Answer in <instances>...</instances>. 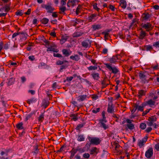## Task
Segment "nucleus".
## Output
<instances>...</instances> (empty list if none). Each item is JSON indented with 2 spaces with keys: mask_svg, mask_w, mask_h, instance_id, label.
<instances>
[{
  "mask_svg": "<svg viewBox=\"0 0 159 159\" xmlns=\"http://www.w3.org/2000/svg\"><path fill=\"white\" fill-rule=\"evenodd\" d=\"M152 129V128L151 127H149L148 128L145 130V131L147 133H149L150 132Z\"/></svg>",
  "mask_w": 159,
  "mask_h": 159,
  "instance_id": "nucleus-63",
  "label": "nucleus"
},
{
  "mask_svg": "<svg viewBox=\"0 0 159 159\" xmlns=\"http://www.w3.org/2000/svg\"><path fill=\"white\" fill-rule=\"evenodd\" d=\"M85 124V123H83L82 124H79L78 125H77L76 129L77 130H79L80 129L82 128L84 125Z\"/></svg>",
  "mask_w": 159,
  "mask_h": 159,
  "instance_id": "nucleus-40",
  "label": "nucleus"
},
{
  "mask_svg": "<svg viewBox=\"0 0 159 159\" xmlns=\"http://www.w3.org/2000/svg\"><path fill=\"white\" fill-rule=\"evenodd\" d=\"M153 46L156 48H159V42H156L153 43Z\"/></svg>",
  "mask_w": 159,
  "mask_h": 159,
  "instance_id": "nucleus-57",
  "label": "nucleus"
},
{
  "mask_svg": "<svg viewBox=\"0 0 159 159\" xmlns=\"http://www.w3.org/2000/svg\"><path fill=\"white\" fill-rule=\"evenodd\" d=\"M68 65H62L60 67V72H62V70L64 69H66V68H67L68 66Z\"/></svg>",
  "mask_w": 159,
  "mask_h": 159,
  "instance_id": "nucleus-50",
  "label": "nucleus"
},
{
  "mask_svg": "<svg viewBox=\"0 0 159 159\" xmlns=\"http://www.w3.org/2000/svg\"><path fill=\"white\" fill-rule=\"evenodd\" d=\"M16 126L17 129H23V123L22 122L17 124L16 125Z\"/></svg>",
  "mask_w": 159,
  "mask_h": 159,
  "instance_id": "nucleus-37",
  "label": "nucleus"
},
{
  "mask_svg": "<svg viewBox=\"0 0 159 159\" xmlns=\"http://www.w3.org/2000/svg\"><path fill=\"white\" fill-rule=\"evenodd\" d=\"M142 27L145 29L147 31H149L152 29V24L148 22L144 24L142 23Z\"/></svg>",
  "mask_w": 159,
  "mask_h": 159,
  "instance_id": "nucleus-5",
  "label": "nucleus"
},
{
  "mask_svg": "<svg viewBox=\"0 0 159 159\" xmlns=\"http://www.w3.org/2000/svg\"><path fill=\"white\" fill-rule=\"evenodd\" d=\"M109 8L110 9L111 11H115V8L112 5H110L109 6Z\"/></svg>",
  "mask_w": 159,
  "mask_h": 159,
  "instance_id": "nucleus-62",
  "label": "nucleus"
},
{
  "mask_svg": "<svg viewBox=\"0 0 159 159\" xmlns=\"http://www.w3.org/2000/svg\"><path fill=\"white\" fill-rule=\"evenodd\" d=\"M138 94V97L140 98L142 96L145 95L146 91L142 89L140 90L139 91Z\"/></svg>",
  "mask_w": 159,
  "mask_h": 159,
  "instance_id": "nucleus-18",
  "label": "nucleus"
},
{
  "mask_svg": "<svg viewBox=\"0 0 159 159\" xmlns=\"http://www.w3.org/2000/svg\"><path fill=\"white\" fill-rule=\"evenodd\" d=\"M126 126L130 130H132L134 128V125L133 124H127L126 125Z\"/></svg>",
  "mask_w": 159,
  "mask_h": 159,
  "instance_id": "nucleus-41",
  "label": "nucleus"
},
{
  "mask_svg": "<svg viewBox=\"0 0 159 159\" xmlns=\"http://www.w3.org/2000/svg\"><path fill=\"white\" fill-rule=\"evenodd\" d=\"M120 2V5L121 7L124 9L125 8L127 5L126 1L125 0H121Z\"/></svg>",
  "mask_w": 159,
  "mask_h": 159,
  "instance_id": "nucleus-24",
  "label": "nucleus"
},
{
  "mask_svg": "<svg viewBox=\"0 0 159 159\" xmlns=\"http://www.w3.org/2000/svg\"><path fill=\"white\" fill-rule=\"evenodd\" d=\"M70 116V117L72 118V119L74 121H76L78 119L77 114L75 115V114H71Z\"/></svg>",
  "mask_w": 159,
  "mask_h": 159,
  "instance_id": "nucleus-29",
  "label": "nucleus"
},
{
  "mask_svg": "<svg viewBox=\"0 0 159 159\" xmlns=\"http://www.w3.org/2000/svg\"><path fill=\"white\" fill-rule=\"evenodd\" d=\"M77 151H78L80 153L84 152L86 151V149L84 147L83 148H80L79 146L77 147L76 148Z\"/></svg>",
  "mask_w": 159,
  "mask_h": 159,
  "instance_id": "nucleus-28",
  "label": "nucleus"
},
{
  "mask_svg": "<svg viewBox=\"0 0 159 159\" xmlns=\"http://www.w3.org/2000/svg\"><path fill=\"white\" fill-rule=\"evenodd\" d=\"M97 16V14L96 13L91 14L88 17L87 19L89 22H92L93 20L95 19Z\"/></svg>",
  "mask_w": 159,
  "mask_h": 159,
  "instance_id": "nucleus-10",
  "label": "nucleus"
},
{
  "mask_svg": "<svg viewBox=\"0 0 159 159\" xmlns=\"http://www.w3.org/2000/svg\"><path fill=\"white\" fill-rule=\"evenodd\" d=\"M15 79L13 78H10L8 80L7 84L9 85H11L14 83Z\"/></svg>",
  "mask_w": 159,
  "mask_h": 159,
  "instance_id": "nucleus-33",
  "label": "nucleus"
},
{
  "mask_svg": "<svg viewBox=\"0 0 159 159\" xmlns=\"http://www.w3.org/2000/svg\"><path fill=\"white\" fill-rule=\"evenodd\" d=\"M91 144H92L90 142V143L88 142L86 143L84 147L86 149L87 151H88L89 149L90 145Z\"/></svg>",
  "mask_w": 159,
  "mask_h": 159,
  "instance_id": "nucleus-35",
  "label": "nucleus"
},
{
  "mask_svg": "<svg viewBox=\"0 0 159 159\" xmlns=\"http://www.w3.org/2000/svg\"><path fill=\"white\" fill-rule=\"evenodd\" d=\"M135 105L136 107V108L137 109V110L138 111H143V107H142L141 105L139 106L138 104H137L136 103L135 104Z\"/></svg>",
  "mask_w": 159,
  "mask_h": 159,
  "instance_id": "nucleus-27",
  "label": "nucleus"
},
{
  "mask_svg": "<svg viewBox=\"0 0 159 159\" xmlns=\"http://www.w3.org/2000/svg\"><path fill=\"white\" fill-rule=\"evenodd\" d=\"M81 7V5H79L78 7L77 8L76 11V15H78L79 14V13L80 12V9Z\"/></svg>",
  "mask_w": 159,
  "mask_h": 159,
  "instance_id": "nucleus-53",
  "label": "nucleus"
},
{
  "mask_svg": "<svg viewBox=\"0 0 159 159\" xmlns=\"http://www.w3.org/2000/svg\"><path fill=\"white\" fill-rule=\"evenodd\" d=\"M84 138L83 134H80L78 135L77 140L79 142L83 141H84Z\"/></svg>",
  "mask_w": 159,
  "mask_h": 159,
  "instance_id": "nucleus-26",
  "label": "nucleus"
},
{
  "mask_svg": "<svg viewBox=\"0 0 159 159\" xmlns=\"http://www.w3.org/2000/svg\"><path fill=\"white\" fill-rule=\"evenodd\" d=\"M91 75L94 80H98L100 78L99 75L98 73H93Z\"/></svg>",
  "mask_w": 159,
  "mask_h": 159,
  "instance_id": "nucleus-19",
  "label": "nucleus"
},
{
  "mask_svg": "<svg viewBox=\"0 0 159 159\" xmlns=\"http://www.w3.org/2000/svg\"><path fill=\"white\" fill-rule=\"evenodd\" d=\"M37 101V99L35 98H32L30 99V103H34Z\"/></svg>",
  "mask_w": 159,
  "mask_h": 159,
  "instance_id": "nucleus-58",
  "label": "nucleus"
},
{
  "mask_svg": "<svg viewBox=\"0 0 159 159\" xmlns=\"http://www.w3.org/2000/svg\"><path fill=\"white\" fill-rule=\"evenodd\" d=\"M88 69L89 70H95L97 69L98 67L97 66H90L88 68Z\"/></svg>",
  "mask_w": 159,
  "mask_h": 159,
  "instance_id": "nucleus-42",
  "label": "nucleus"
},
{
  "mask_svg": "<svg viewBox=\"0 0 159 159\" xmlns=\"http://www.w3.org/2000/svg\"><path fill=\"white\" fill-rule=\"evenodd\" d=\"M148 120L154 123L157 120V118L155 116H152L151 117L149 118Z\"/></svg>",
  "mask_w": 159,
  "mask_h": 159,
  "instance_id": "nucleus-44",
  "label": "nucleus"
},
{
  "mask_svg": "<svg viewBox=\"0 0 159 159\" xmlns=\"http://www.w3.org/2000/svg\"><path fill=\"white\" fill-rule=\"evenodd\" d=\"M77 152L76 149H75L74 148H73L72 150L70 151L71 153V155L70 157V159H72L75 155L76 153Z\"/></svg>",
  "mask_w": 159,
  "mask_h": 159,
  "instance_id": "nucleus-16",
  "label": "nucleus"
},
{
  "mask_svg": "<svg viewBox=\"0 0 159 159\" xmlns=\"http://www.w3.org/2000/svg\"><path fill=\"white\" fill-rule=\"evenodd\" d=\"M106 67L111 72L114 74H116L119 72V70L115 66H112L111 64L109 63H106L105 64Z\"/></svg>",
  "mask_w": 159,
  "mask_h": 159,
  "instance_id": "nucleus-2",
  "label": "nucleus"
},
{
  "mask_svg": "<svg viewBox=\"0 0 159 159\" xmlns=\"http://www.w3.org/2000/svg\"><path fill=\"white\" fill-rule=\"evenodd\" d=\"M53 56L54 57H57L59 58L62 57V59H64V57H63L62 56V55L61 54L59 53H53Z\"/></svg>",
  "mask_w": 159,
  "mask_h": 159,
  "instance_id": "nucleus-49",
  "label": "nucleus"
},
{
  "mask_svg": "<svg viewBox=\"0 0 159 159\" xmlns=\"http://www.w3.org/2000/svg\"><path fill=\"white\" fill-rule=\"evenodd\" d=\"M99 123H101L102 122V123H104V122H107V121L106 120V118H103L102 119H100L99 120Z\"/></svg>",
  "mask_w": 159,
  "mask_h": 159,
  "instance_id": "nucleus-59",
  "label": "nucleus"
},
{
  "mask_svg": "<svg viewBox=\"0 0 159 159\" xmlns=\"http://www.w3.org/2000/svg\"><path fill=\"white\" fill-rule=\"evenodd\" d=\"M41 7L43 8H45L47 11V12L49 13H52L54 10V8L51 4L47 3V4H42L41 5Z\"/></svg>",
  "mask_w": 159,
  "mask_h": 159,
  "instance_id": "nucleus-4",
  "label": "nucleus"
},
{
  "mask_svg": "<svg viewBox=\"0 0 159 159\" xmlns=\"http://www.w3.org/2000/svg\"><path fill=\"white\" fill-rule=\"evenodd\" d=\"M49 102L48 100H44L43 101L42 106L44 108H46L49 105Z\"/></svg>",
  "mask_w": 159,
  "mask_h": 159,
  "instance_id": "nucleus-17",
  "label": "nucleus"
},
{
  "mask_svg": "<svg viewBox=\"0 0 159 159\" xmlns=\"http://www.w3.org/2000/svg\"><path fill=\"white\" fill-rule=\"evenodd\" d=\"M90 154L89 153H85L83 155V157L84 158L88 159L90 157Z\"/></svg>",
  "mask_w": 159,
  "mask_h": 159,
  "instance_id": "nucleus-52",
  "label": "nucleus"
},
{
  "mask_svg": "<svg viewBox=\"0 0 159 159\" xmlns=\"http://www.w3.org/2000/svg\"><path fill=\"white\" fill-rule=\"evenodd\" d=\"M153 154V148L152 147L149 148L148 150L146 152L145 156L148 158H150L152 156Z\"/></svg>",
  "mask_w": 159,
  "mask_h": 159,
  "instance_id": "nucleus-7",
  "label": "nucleus"
},
{
  "mask_svg": "<svg viewBox=\"0 0 159 159\" xmlns=\"http://www.w3.org/2000/svg\"><path fill=\"white\" fill-rule=\"evenodd\" d=\"M100 124V126L101 127L103 128L104 130H106L108 128V126L106 125L104 123H102V122Z\"/></svg>",
  "mask_w": 159,
  "mask_h": 159,
  "instance_id": "nucleus-32",
  "label": "nucleus"
},
{
  "mask_svg": "<svg viewBox=\"0 0 159 159\" xmlns=\"http://www.w3.org/2000/svg\"><path fill=\"white\" fill-rule=\"evenodd\" d=\"M120 55L117 54L116 56H113L111 58L109 59V61L110 63L113 64L115 63L117 61V60L119 59V57Z\"/></svg>",
  "mask_w": 159,
  "mask_h": 159,
  "instance_id": "nucleus-8",
  "label": "nucleus"
},
{
  "mask_svg": "<svg viewBox=\"0 0 159 159\" xmlns=\"http://www.w3.org/2000/svg\"><path fill=\"white\" fill-rule=\"evenodd\" d=\"M146 33L143 31L142 30L141 31L140 34L139 36V39L142 40L146 35Z\"/></svg>",
  "mask_w": 159,
  "mask_h": 159,
  "instance_id": "nucleus-22",
  "label": "nucleus"
},
{
  "mask_svg": "<svg viewBox=\"0 0 159 159\" xmlns=\"http://www.w3.org/2000/svg\"><path fill=\"white\" fill-rule=\"evenodd\" d=\"M139 127L142 129H144L146 127V125L145 123H142L140 124Z\"/></svg>",
  "mask_w": 159,
  "mask_h": 159,
  "instance_id": "nucleus-45",
  "label": "nucleus"
},
{
  "mask_svg": "<svg viewBox=\"0 0 159 159\" xmlns=\"http://www.w3.org/2000/svg\"><path fill=\"white\" fill-rule=\"evenodd\" d=\"M65 146V145H63V146H62L60 148V149L57 151L56 152L57 153L58 152H61L63 150V149Z\"/></svg>",
  "mask_w": 159,
  "mask_h": 159,
  "instance_id": "nucleus-60",
  "label": "nucleus"
},
{
  "mask_svg": "<svg viewBox=\"0 0 159 159\" xmlns=\"http://www.w3.org/2000/svg\"><path fill=\"white\" fill-rule=\"evenodd\" d=\"M70 58L73 60L77 61L80 59V57L78 55H75L74 56H71L70 57Z\"/></svg>",
  "mask_w": 159,
  "mask_h": 159,
  "instance_id": "nucleus-20",
  "label": "nucleus"
},
{
  "mask_svg": "<svg viewBox=\"0 0 159 159\" xmlns=\"http://www.w3.org/2000/svg\"><path fill=\"white\" fill-rule=\"evenodd\" d=\"M87 96L86 95H83L79 96L77 97V101L79 102L83 101L86 99Z\"/></svg>",
  "mask_w": 159,
  "mask_h": 159,
  "instance_id": "nucleus-12",
  "label": "nucleus"
},
{
  "mask_svg": "<svg viewBox=\"0 0 159 159\" xmlns=\"http://www.w3.org/2000/svg\"><path fill=\"white\" fill-rule=\"evenodd\" d=\"M62 51L63 54L65 55V57L69 56L71 53V52H69L66 49H63Z\"/></svg>",
  "mask_w": 159,
  "mask_h": 159,
  "instance_id": "nucleus-25",
  "label": "nucleus"
},
{
  "mask_svg": "<svg viewBox=\"0 0 159 159\" xmlns=\"http://www.w3.org/2000/svg\"><path fill=\"white\" fill-rule=\"evenodd\" d=\"M102 34L104 35V38L105 40L108 39V38H110V36L109 35V33H106L105 32H102Z\"/></svg>",
  "mask_w": 159,
  "mask_h": 159,
  "instance_id": "nucleus-43",
  "label": "nucleus"
},
{
  "mask_svg": "<svg viewBox=\"0 0 159 159\" xmlns=\"http://www.w3.org/2000/svg\"><path fill=\"white\" fill-rule=\"evenodd\" d=\"M151 16V15L149 13H144L142 14L141 21L145 22L149 20Z\"/></svg>",
  "mask_w": 159,
  "mask_h": 159,
  "instance_id": "nucleus-6",
  "label": "nucleus"
},
{
  "mask_svg": "<svg viewBox=\"0 0 159 159\" xmlns=\"http://www.w3.org/2000/svg\"><path fill=\"white\" fill-rule=\"evenodd\" d=\"M91 41L89 39H87L82 42V45L84 47L87 48L91 45Z\"/></svg>",
  "mask_w": 159,
  "mask_h": 159,
  "instance_id": "nucleus-9",
  "label": "nucleus"
},
{
  "mask_svg": "<svg viewBox=\"0 0 159 159\" xmlns=\"http://www.w3.org/2000/svg\"><path fill=\"white\" fill-rule=\"evenodd\" d=\"M147 103L148 105L151 106L154 105L155 103V102L153 101L152 99H151L147 101Z\"/></svg>",
  "mask_w": 159,
  "mask_h": 159,
  "instance_id": "nucleus-30",
  "label": "nucleus"
},
{
  "mask_svg": "<svg viewBox=\"0 0 159 159\" xmlns=\"http://www.w3.org/2000/svg\"><path fill=\"white\" fill-rule=\"evenodd\" d=\"M19 35L21 39H25L28 36L27 34L24 32H19Z\"/></svg>",
  "mask_w": 159,
  "mask_h": 159,
  "instance_id": "nucleus-13",
  "label": "nucleus"
},
{
  "mask_svg": "<svg viewBox=\"0 0 159 159\" xmlns=\"http://www.w3.org/2000/svg\"><path fill=\"white\" fill-rule=\"evenodd\" d=\"M88 138L92 144L98 145L101 142V140H100L99 138L97 137H91L90 136H88Z\"/></svg>",
  "mask_w": 159,
  "mask_h": 159,
  "instance_id": "nucleus-3",
  "label": "nucleus"
},
{
  "mask_svg": "<svg viewBox=\"0 0 159 159\" xmlns=\"http://www.w3.org/2000/svg\"><path fill=\"white\" fill-rule=\"evenodd\" d=\"M154 147L157 151H159V143L155 144Z\"/></svg>",
  "mask_w": 159,
  "mask_h": 159,
  "instance_id": "nucleus-61",
  "label": "nucleus"
},
{
  "mask_svg": "<svg viewBox=\"0 0 159 159\" xmlns=\"http://www.w3.org/2000/svg\"><path fill=\"white\" fill-rule=\"evenodd\" d=\"M16 14L17 16H21L23 14V12L22 10H19L16 12Z\"/></svg>",
  "mask_w": 159,
  "mask_h": 159,
  "instance_id": "nucleus-48",
  "label": "nucleus"
},
{
  "mask_svg": "<svg viewBox=\"0 0 159 159\" xmlns=\"http://www.w3.org/2000/svg\"><path fill=\"white\" fill-rule=\"evenodd\" d=\"M102 28V26L101 25L99 24L93 25H92V28L93 29V31L100 29Z\"/></svg>",
  "mask_w": 159,
  "mask_h": 159,
  "instance_id": "nucleus-15",
  "label": "nucleus"
},
{
  "mask_svg": "<svg viewBox=\"0 0 159 159\" xmlns=\"http://www.w3.org/2000/svg\"><path fill=\"white\" fill-rule=\"evenodd\" d=\"M3 9H4V11L6 12H8L10 10V7L8 5H6L4 7L1 8L0 9V11H3Z\"/></svg>",
  "mask_w": 159,
  "mask_h": 159,
  "instance_id": "nucleus-23",
  "label": "nucleus"
},
{
  "mask_svg": "<svg viewBox=\"0 0 159 159\" xmlns=\"http://www.w3.org/2000/svg\"><path fill=\"white\" fill-rule=\"evenodd\" d=\"M145 72H143L140 71L139 73V78L141 79L142 80L144 81L146 80V76L145 74Z\"/></svg>",
  "mask_w": 159,
  "mask_h": 159,
  "instance_id": "nucleus-11",
  "label": "nucleus"
},
{
  "mask_svg": "<svg viewBox=\"0 0 159 159\" xmlns=\"http://www.w3.org/2000/svg\"><path fill=\"white\" fill-rule=\"evenodd\" d=\"M152 46L150 45H145L144 46V49L147 51L152 49Z\"/></svg>",
  "mask_w": 159,
  "mask_h": 159,
  "instance_id": "nucleus-46",
  "label": "nucleus"
},
{
  "mask_svg": "<svg viewBox=\"0 0 159 159\" xmlns=\"http://www.w3.org/2000/svg\"><path fill=\"white\" fill-rule=\"evenodd\" d=\"M21 82L22 83H24L25 82L26 80V79L25 77L24 76H22L20 78Z\"/></svg>",
  "mask_w": 159,
  "mask_h": 159,
  "instance_id": "nucleus-56",
  "label": "nucleus"
},
{
  "mask_svg": "<svg viewBox=\"0 0 159 159\" xmlns=\"http://www.w3.org/2000/svg\"><path fill=\"white\" fill-rule=\"evenodd\" d=\"M144 142L142 140H140L138 141V145L141 148L144 145Z\"/></svg>",
  "mask_w": 159,
  "mask_h": 159,
  "instance_id": "nucleus-51",
  "label": "nucleus"
},
{
  "mask_svg": "<svg viewBox=\"0 0 159 159\" xmlns=\"http://www.w3.org/2000/svg\"><path fill=\"white\" fill-rule=\"evenodd\" d=\"M97 3H95L93 5V9H95V10L97 11H99V10L100 9V8H98V7L97 6Z\"/></svg>",
  "mask_w": 159,
  "mask_h": 159,
  "instance_id": "nucleus-54",
  "label": "nucleus"
},
{
  "mask_svg": "<svg viewBox=\"0 0 159 159\" xmlns=\"http://www.w3.org/2000/svg\"><path fill=\"white\" fill-rule=\"evenodd\" d=\"M30 118V113H25L24 114V120L27 121Z\"/></svg>",
  "mask_w": 159,
  "mask_h": 159,
  "instance_id": "nucleus-34",
  "label": "nucleus"
},
{
  "mask_svg": "<svg viewBox=\"0 0 159 159\" xmlns=\"http://www.w3.org/2000/svg\"><path fill=\"white\" fill-rule=\"evenodd\" d=\"M66 8L65 7H61L60 8L59 10L60 11L59 12V13L60 14H65V11L66 10Z\"/></svg>",
  "mask_w": 159,
  "mask_h": 159,
  "instance_id": "nucleus-38",
  "label": "nucleus"
},
{
  "mask_svg": "<svg viewBox=\"0 0 159 159\" xmlns=\"http://www.w3.org/2000/svg\"><path fill=\"white\" fill-rule=\"evenodd\" d=\"M30 142H32L31 145L33 148L32 152L33 155H35L39 151V149L38 148V145L37 143V140L31 139H30Z\"/></svg>",
  "mask_w": 159,
  "mask_h": 159,
  "instance_id": "nucleus-1",
  "label": "nucleus"
},
{
  "mask_svg": "<svg viewBox=\"0 0 159 159\" xmlns=\"http://www.w3.org/2000/svg\"><path fill=\"white\" fill-rule=\"evenodd\" d=\"M44 113H41L39 117L38 120L39 121H42L44 118Z\"/></svg>",
  "mask_w": 159,
  "mask_h": 159,
  "instance_id": "nucleus-47",
  "label": "nucleus"
},
{
  "mask_svg": "<svg viewBox=\"0 0 159 159\" xmlns=\"http://www.w3.org/2000/svg\"><path fill=\"white\" fill-rule=\"evenodd\" d=\"M97 148L96 147H93L92 148V149L90 150V154L91 155L93 154L94 153H95L96 154L98 153L97 152Z\"/></svg>",
  "mask_w": 159,
  "mask_h": 159,
  "instance_id": "nucleus-36",
  "label": "nucleus"
},
{
  "mask_svg": "<svg viewBox=\"0 0 159 159\" xmlns=\"http://www.w3.org/2000/svg\"><path fill=\"white\" fill-rule=\"evenodd\" d=\"M108 52V49L106 48H104L103 49L102 52V53L104 54H107Z\"/></svg>",
  "mask_w": 159,
  "mask_h": 159,
  "instance_id": "nucleus-64",
  "label": "nucleus"
},
{
  "mask_svg": "<svg viewBox=\"0 0 159 159\" xmlns=\"http://www.w3.org/2000/svg\"><path fill=\"white\" fill-rule=\"evenodd\" d=\"M64 63H68V61H67L66 60H63L62 61H61L60 60H58L56 62V64L58 65H61L63 64Z\"/></svg>",
  "mask_w": 159,
  "mask_h": 159,
  "instance_id": "nucleus-31",
  "label": "nucleus"
},
{
  "mask_svg": "<svg viewBox=\"0 0 159 159\" xmlns=\"http://www.w3.org/2000/svg\"><path fill=\"white\" fill-rule=\"evenodd\" d=\"M100 110V108L99 107H98L96 109V110H93L92 111V112L94 113H97L99 112Z\"/></svg>",
  "mask_w": 159,
  "mask_h": 159,
  "instance_id": "nucleus-55",
  "label": "nucleus"
},
{
  "mask_svg": "<svg viewBox=\"0 0 159 159\" xmlns=\"http://www.w3.org/2000/svg\"><path fill=\"white\" fill-rule=\"evenodd\" d=\"M84 33L81 32H75L73 34V37L74 38L79 37L83 34Z\"/></svg>",
  "mask_w": 159,
  "mask_h": 159,
  "instance_id": "nucleus-21",
  "label": "nucleus"
},
{
  "mask_svg": "<svg viewBox=\"0 0 159 159\" xmlns=\"http://www.w3.org/2000/svg\"><path fill=\"white\" fill-rule=\"evenodd\" d=\"M48 21V19L46 18H44L41 20V21L42 23L44 24H47Z\"/></svg>",
  "mask_w": 159,
  "mask_h": 159,
  "instance_id": "nucleus-39",
  "label": "nucleus"
},
{
  "mask_svg": "<svg viewBox=\"0 0 159 159\" xmlns=\"http://www.w3.org/2000/svg\"><path fill=\"white\" fill-rule=\"evenodd\" d=\"M112 103H111V105L110 104H108V105L107 111L109 113H112L115 112L114 109L112 106Z\"/></svg>",
  "mask_w": 159,
  "mask_h": 159,
  "instance_id": "nucleus-14",
  "label": "nucleus"
}]
</instances>
